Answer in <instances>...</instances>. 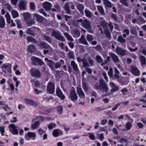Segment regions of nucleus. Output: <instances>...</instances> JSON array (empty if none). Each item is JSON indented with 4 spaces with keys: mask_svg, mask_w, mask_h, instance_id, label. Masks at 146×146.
<instances>
[{
    "mask_svg": "<svg viewBox=\"0 0 146 146\" xmlns=\"http://www.w3.org/2000/svg\"><path fill=\"white\" fill-rule=\"evenodd\" d=\"M98 136L99 137V139L101 141H102L104 138V134L103 133H101L100 134L98 135Z\"/></svg>",
    "mask_w": 146,
    "mask_h": 146,
    "instance_id": "obj_63",
    "label": "nucleus"
},
{
    "mask_svg": "<svg viewBox=\"0 0 146 146\" xmlns=\"http://www.w3.org/2000/svg\"><path fill=\"white\" fill-rule=\"evenodd\" d=\"M68 56L70 58H74V55L73 51H70L68 54Z\"/></svg>",
    "mask_w": 146,
    "mask_h": 146,
    "instance_id": "obj_55",
    "label": "nucleus"
},
{
    "mask_svg": "<svg viewBox=\"0 0 146 146\" xmlns=\"http://www.w3.org/2000/svg\"><path fill=\"white\" fill-rule=\"evenodd\" d=\"M11 14L13 17L14 18H15L18 17L19 16V13L18 12L14 10H12L11 11Z\"/></svg>",
    "mask_w": 146,
    "mask_h": 146,
    "instance_id": "obj_40",
    "label": "nucleus"
},
{
    "mask_svg": "<svg viewBox=\"0 0 146 146\" xmlns=\"http://www.w3.org/2000/svg\"><path fill=\"white\" fill-rule=\"evenodd\" d=\"M140 59L142 65L146 64V59L145 57L141 55L140 56Z\"/></svg>",
    "mask_w": 146,
    "mask_h": 146,
    "instance_id": "obj_41",
    "label": "nucleus"
},
{
    "mask_svg": "<svg viewBox=\"0 0 146 146\" xmlns=\"http://www.w3.org/2000/svg\"><path fill=\"white\" fill-rule=\"evenodd\" d=\"M39 13H42L46 17L47 16L48 17H49L48 15H47V14L45 12L44 10L42 9H39Z\"/></svg>",
    "mask_w": 146,
    "mask_h": 146,
    "instance_id": "obj_50",
    "label": "nucleus"
},
{
    "mask_svg": "<svg viewBox=\"0 0 146 146\" xmlns=\"http://www.w3.org/2000/svg\"><path fill=\"white\" fill-rule=\"evenodd\" d=\"M64 35L66 37L68 40L72 41L74 40L73 39L72 36H70L68 33H64Z\"/></svg>",
    "mask_w": 146,
    "mask_h": 146,
    "instance_id": "obj_45",
    "label": "nucleus"
},
{
    "mask_svg": "<svg viewBox=\"0 0 146 146\" xmlns=\"http://www.w3.org/2000/svg\"><path fill=\"white\" fill-rule=\"evenodd\" d=\"M84 13L86 16L88 18H90L92 17L93 13L87 9L86 8L85 9Z\"/></svg>",
    "mask_w": 146,
    "mask_h": 146,
    "instance_id": "obj_24",
    "label": "nucleus"
},
{
    "mask_svg": "<svg viewBox=\"0 0 146 146\" xmlns=\"http://www.w3.org/2000/svg\"><path fill=\"white\" fill-rule=\"evenodd\" d=\"M125 127L126 129L127 130H129L132 127L131 124L130 122H128L126 124Z\"/></svg>",
    "mask_w": 146,
    "mask_h": 146,
    "instance_id": "obj_54",
    "label": "nucleus"
},
{
    "mask_svg": "<svg viewBox=\"0 0 146 146\" xmlns=\"http://www.w3.org/2000/svg\"><path fill=\"white\" fill-rule=\"evenodd\" d=\"M76 90L80 98L82 99H84L85 98L84 93L80 87H77Z\"/></svg>",
    "mask_w": 146,
    "mask_h": 146,
    "instance_id": "obj_15",
    "label": "nucleus"
},
{
    "mask_svg": "<svg viewBox=\"0 0 146 146\" xmlns=\"http://www.w3.org/2000/svg\"><path fill=\"white\" fill-rule=\"evenodd\" d=\"M55 86L54 84L51 82H50L48 84L47 90L50 94H53L54 91Z\"/></svg>",
    "mask_w": 146,
    "mask_h": 146,
    "instance_id": "obj_8",
    "label": "nucleus"
},
{
    "mask_svg": "<svg viewBox=\"0 0 146 146\" xmlns=\"http://www.w3.org/2000/svg\"><path fill=\"white\" fill-rule=\"evenodd\" d=\"M69 98L73 102H75L78 99V96L76 93L74 87L71 88L70 92Z\"/></svg>",
    "mask_w": 146,
    "mask_h": 146,
    "instance_id": "obj_4",
    "label": "nucleus"
},
{
    "mask_svg": "<svg viewBox=\"0 0 146 146\" xmlns=\"http://www.w3.org/2000/svg\"><path fill=\"white\" fill-rule=\"evenodd\" d=\"M33 17L34 18H35L36 21L39 23H42L44 20L43 17L36 13L33 14Z\"/></svg>",
    "mask_w": 146,
    "mask_h": 146,
    "instance_id": "obj_19",
    "label": "nucleus"
},
{
    "mask_svg": "<svg viewBox=\"0 0 146 146\" xmlns=\"http://www.w3.org/2000/svg\"><path fill=\"white\" fill-rule=\"evenodd\" d=\"M64 9L66 13L69 14H70L71 13V11L70 9L68 3H66L64 5Z\"/></svg>",
    "mask_w": 146,
    "mask_h": 146,
    "instance_id": "obj_34",
    "label": "nucleus"
},
{
    "mask_svg": "<svg viewBox=\"0 0 146 146\" xmlns=\"http://www.w3.org/2000/svg\"><path fill=\"white\" fill-rule=\"evenodd\" d=\"M62 131L59 129H54L52 133L53 135L55 137H57L59 135H62Z\"/></svg>",
    "mask_w": 146,
    "mask_h": 146,
    "instance_id": "obj_18",
    "label": "nucleus"
},
{
    "mask_svg": "<svg viewBox=\"0 0 146 146\" xmlns=\"http://www.w3.org/2000/svg\"><path fill=\"white\" fill-rule=\"evenodd\" d=\"M52 36H54L58 40L62 41H64L65 39L61 35V33L58 31H53L52 33Z\"/></svg>",
    "mask_w": 146,
    "mask_h": 146,
    "instance_id": "obj_5",
    "label": "nucleus"
},
{
    "mask_svg": "<svg viewBox=\"0 0 146 146\" xmlns=\"http://www.w3.org/2000/svg\"><path fill=\"white\" fill-rule=\"evenodd\" d=\"M27 2L26 1H23L19 3V7L21 9L25 10L26 9V5Z\"/></svg>",
    "mask_w": 146,
    "mask_h": 146,
    "instance_id": "obj_23",
    "label": "nucleus"
},
{
    "mask_svg": "<svg viewBox=\"0 0 146 146\" xmlns=\"http://www.w3.org/2000/svg\"><path fill=\"white\" fill-rule=\"evenodd\" d=\"M123 33H124L123 34V36L125 38L127 36V35H128L129 34V29H125L123 31Z\"/></svg>",
    "mask_w": 146,
    "mask_h": 146,
    "instance_id": "obj_43",
    "label": "nucleus"
},
{
    "mask_svg": "<svg viewBox=\"0 0 146 146\" xmlns=\"http://www.w3.org/2000/svg\"><path fill=\"white\" fill-rule=\"evenodd\" d=\"M25 103L28 104H31L35 106H36L38 104L36 102L31 100L28 99H25Z\"/></svg>",
    "mask_w": 146,
    "mask_h": 146,
    "instance_id": "obj_27",
    "label": "nucleus"
},
{
    "mask_svg": "<svg viewBox=\"0 0 146 146\" xmlns=\"http://www.w3.org/2000/svg\"><path fill=\"white\" fill-rule=\"evenodd\" d=\"M56 94L62 100H64L65 98V96L63 94L59 88H57L56 89Z\"/></svg>",
    "mask_w": 146,
    "mask_h": 146,
    "instance_id": "obj_20",
    "label": "nucleus"
},
{
    "mask_svg": "<svg viewBox=\"0 0 146 146\" xmlns=\"http://www.w3.org/2000/svg\"><path fill=\"white\" fill-rule=\"evenodd\" d=\"M117 42L122 43H124L125 41V39L121 35L119 36L117 38Z\"/></svg>",
    "mask_w": 146,
    "mask_h": 146,
    "instance_id": "obj_38",
    "label": "nucleus"
},
{
    "mask_svg": "<svg viewBox=\"0 0 146 146\" xmlns=\"http://www.w3.org/2000/svg\"><path fill=\"white\" fill-rule=\"evenodd\" d=\"M30 72L32 76L36 78H39L41 76L40 72L36 68H32L30 71Z\"/></svg>",
    "mask_w": 146,
    "mask_h": 146,
    "instance_id": "obj_6",
    "label": "nucleus"
},
{
    "mask_svg": "<svg viewBox=\"0 0 146 146\" xmlns=\"http://www.w3.org/2000/svg\"><path fill=\"white\" fill-rule=\"evenodd\" d=\"M5 17L6 18L8 24H10V23H13V20H11V17L10 15L8 12L6 13Z\"/></svg>",
    "mask_w": 146,
    "mask_h": 146,
    "instance_id": "obj_28",
    "label": "nucleus"
},
{
    "mask_svg": "<svg viewBox=\"0 0 146 146\" xmlns=\"http://www.w3.org/2000/svg\"><path fill=\"white\" fill-rule=\"evenodd\" d=\"M41 32L40 29L36 27H33L28 29L26 31V33L29 35L35 36L36 34L40 33Z\"/></svg>",
    "mask_w": 146,
    "mask_h": 146,
    "instance_id": "obj_3",
    "label": "nucleus"
},
{
    "mask_svg": "<svg viewBox=\"0 0 146 146\" xmlns=\"http://www.w3.org/2000/svg\"><path fill=\"white\" fill-rule=\"evenodd\" d=\"M69 5H70L71 9L74 10L75 9V5L72 2H70L68 3Z\"/></svg>",
    "mask_w": 146,
    "mask_h": 146,
    "instance_id": "obj_61",
    "label": "nucleus"
},
{
    "mask_svg": "<svg viewBox=\"0 0 146 146\" xmlns=\"http://www.w3.org/2000/svg\"><path fill=\"white\" fill-rule=\"evenodd\" d=\"M83 21V20L82 19H79L78 20H77L74 21V25L76 27L79 26V23H82Z\"/></svg>",
    "mask_w": 146,
    "mask_h": 146,
    "instance_id": "obj_44",
    "label": "nucleus"
},
{
    "mask_svg": "<svg viewBox=\"0 0 146 146\" xmlns=\"http://www.w3.org/2000/svg\"><path fill=\"white\" fill-rule=\"evenodd\" d=\"M108 26L111 31H112L113 29V25L112 23L110 22L108 24Z\"/></svg>",
    "mask_w": 146,
    "mask_h": 146,
    "instance_id": "obj_64",
    "label": "nucleus"
},
{
    "mask_svg": "<svg viewBox=\"0 0 146 146\" xmlns=\"http://www.w3.org/2000/svg\"><path fill=\"white\" fill-rule=\"evenodd\" d=\"M131 33V34H133L134 35H137V32L136 31L135 29L134 28H133L130 29Z\"/></svg>",
    "mask_w": 146,
    "mask_h": 146,
    "instance_id": "obj_49",
    "label": "nucleus"
},
{
    "mask_svg": "<svg viewBox=\"0 0 146 146\" xmlns=\"http://www.w3.org/2000/svg\"><path fill=\"white\" fill-rule=\"evenodd\" d=\"M119 90V88L118 86H115L111 90L110 92L111 93H113L115 91H118Z\"/></svg>",
    "mask_w": 146,
    "mask_h": 146,
    "instance_id": "obj_51",
    "label": "nucleus"
},
{
    "mask_svg": "<svg viewBox=\"0 0 146 146\" xmlns=\"http://www.w3.org/2000/svg\"><path fill=\"white\" fill-rule=\"evenodd\" d=\"M44 38L46 41L49 42H52V39L50 37L45 35L44 36Z\"/></svg>",
    "mask_w": 146,
    "mask_h": 146,
    "instance_id": "obj_56",
    "label": "nucleus"
},
{
    "mask_svg": "<svg viewBox=\"0 0 146 146\" xmlns=\"http://www.w3.org/2000/svg\"><path fill=\"white\" fill-rule=\"evenodd\" d=\"M108 75L111 77H113V70L112 68H110V70L108 72Z\"/></svg>",
    "mask_w": 146,
    "mask_h": 146,
    "instance_id": "obj_52",
    "label": "nucleus"
},
{
    "mask_svg": "<svg viewBox=\"0 0 146 146\" xmlns=\"http://www.w3.org/2000/svg\"><path fill=\"white\" fill-rule=\"evenodd\" d=\"M109 54L114 63H119V62L120 60L118 57L115 54L112 52H110Z\"/></svg>",
    "mask_w": 146,
    "mask_h": 146,
    "instance_id": "obj_14",
    "label": "nucleus"
},
{
    "mask_svg": "<svg viewBox=\"0 0 146 146\" xmlns=\"http://www.w3.org/2000/svg\"><path fill=\"white\" fill-rule=\"evenodd\" d=\"M120 3L126 7L129 6L128 1L127 0H119Z\"/></svg>",
    "mask_w": 146,
    "mask_h": 146,
    "instance_id": "obj_47",
    "label": "nucleus"
},
{
    "mask_svg": "<svg viewBox=\"0 0 146 146\" xmlns=\"http://www.w3.org/2000/svg\"><path fill=\"white\" fill-rule=\"evenodd\" d=\"M88 134L89 135V137L90 139L92 140H94L95 139V135L93 133H89Z\"/></svg>",
    "mask_w": 146,
    "mask_h": 146,
    "instance_id": "obj_57",
    "label": "nucleus"
},
{
    "mask_svg": "<svg viewBox=\"0 0 146 146\" xmlns=\"http://www.w3.org/2000/svg\"><path fill=\"white\" fill-rule=\"evenodd\" d=\"M57 110L58 112L60 114L62 113V112L63 110L62 107L61 106H59L57 107Z\"/></svg>",
    "mask_w": 146,
    "mask_h": 146,
    "instance_id": "obj_53",
    "label": "nucleus"
},
{
    "mask_svg": "<svg viewBox=\"0 0 146 146\" xmlns=\"http://www.w3.org/2000/svg\"><path fill=\"white\" fill-rule=\"evenodd\" d=\"M44 9L46 10H50L51 8L52 5L50 3L46 1L42 3Z\"/></svg>",
    "mask_w": 146,
    "mask_h": 146,
    "instance_id": "obj_17",
    "label": "nucleus"
},
{
    "mask_svg": "<svg viewBox=\"0 0 146 146\" xmlns=\"http://www.w3.org/2000/svg\"><path fill=\"white\" fill-rule=\"evenodd\" d=\"M71 65L73 69L75 71H79V70L78 68V65L74 60H72L71 62Z\"/></svg>",
    "mask_w": 146,
    "mask_h": 146,
    "instance_id": "obj_29",
    "label": "nucleus"
},
{
    "mask_svg": "<svg viewBox=\"0 0 146 146\" xmlns=\"http://www.w3.org/2000/svg\"><path fill=\"white\" fill-rule=\"evenodd\" d=\"M23 15L26 21L31 18V14L29 13H25L23 14Z\"/></svg>",
    "mask_w": 146,
    "mask_h": 146,
    "instance_id": "obj_33",
    "label": "nucleus"
},
{
    "mask_svg": "<svg viewBox=\"0 0 146 146\" xmlns=\"http://www.w3.org/2000/svg\"><path fill=\"white\" fill-rule=\"evenodd\" d=\"M82 86L84 91L86 92H88L89 90V87L87 84L84 81H82Z\"/></svg>",
    "mask_w": 146,
    "mask_h": 146,
    "instance_id": "obj_32",
    "label": "nucleus"
},
{
    "mask_svg": "<svg viewBox=\"0 0 146 146\" xmlns=\"http://www.w3.org/2000/svg\"><path fill=\"white\" fill-rule=\"evenodd\" d=\"M89 66L86 67V72L90 74H91L92 72V70L90 68H88Z\"/></svg>",
    "mask_w": 146,
    "mask_h": 146,
    "instance_id": "obj_62",
    "label": "nucleus"
},
{
    "mask_svg": "<svg viewBox=\"0 0 146 146\" xmlns=\"http://www.w3.org/2000/svg\"><path fill=\"white\" fill-rule=\"evenodd\" d=\"M36 134L34 132H29L26 134L25 136V138L27 140L29 139L30 138L35 139Z\"/></svg>",
    "mask_w": 146,
    "mask_h": 146,
    "instance_id": "obj_16",
    "label": "nucleus"
},
{
    "mask_svg": "<svg viewBox=\"0 0 146 146\" xmlns=\"http://www.w3.org/2000/svg\"><path fill=\"white\" fill-rule=\"evenodd\" d=\"M81 25L86 29L91 30V26L90 23L88 20L86 19L83 20V22L81 23Z\"/></svg>",
    "mask_w": 146,
    "mask_h": 146,
    "instance_id": "obj_11",
    "label": "nucleus"
},
{
    "mask_svg": "<svg viewBox=\"0 0 146 146\" xmlns=\"http://www.w3.org/2000/svg\"><path fill=\"white\" fill-rule=\"evenodd\" d=\"M39 46L40 47V48L41 49L46 48L48 49H49L50 51H53L52 48L49 45L47 44L44 42L42 41L40 42Z\"/></svg>",
    "mask_w": 146,
    "mask_h": 146,
    "instance_id": "obj_13",
    "label": "nucleus"
},
{
    "mask_svg": "<svg viewBox=\"0 0 146 146\" xmlns=\"http://www.w3.org/2000/svg\"><path fill=\"white\" fill-rule=\"evenodd\" d=\"M28 51L30 52L35 51L36 49L35 46L33 45H30L28 47Z\"/></svg>",
    "mask_w": 146,
    "mask_h": 146,
    "instance_id": "obj_37",
    "label": "nucleus"
},
{
    "mask_svg": "<svg viewBox=\"0 0 146 146\" xmlns=\"http://www.w3.org/2000/svg\"><path fill=\"white\" fill-rule=\"evenodd\" d=\"M79 42L80 43L85 45H88L85 38L84 36L83 35L81 36V37L79 39Z\"/></svg>",
    "mask_w": 146,
    "mask_h": 146,
    "instance_id": "obj_22",
    "label": "nucleus"
},
{
    "mask_svg": "<svg viewBox=\"0 0 146 146\" xmlns=\"http://www.w3.org/2000/svg\"><path fill=\"white\" fill-rule=\"evenodd\" d=\"M31 60L32 61V64L36 66L38 65H42L43 64V62L42 60L38 58L33 56L31 58Z\"/></svg>",
    "mask_w": 146,
    "mask_h": 146,
    "instance_id": "obj_7",
    "label": "nucleus"
},
{
    "mask_svg": "<svg viewBox=\"0 0 146 146\" xmlns=\"http://www.w3.org/2000/svg\"><path fill=\"white\" fill-rule=\"evenodd\" d=\"M30 7L32 10H34L35 8V5L33 2H30Z\"/></svg>",
    "mask_w": 146,
    "mask_h": 146,
    "instance_id": "obj_60",
    "label": "nucleus"
},
{
    "mask_svg": "<svg viewBox=\"0 0 146 146\" xmlns=\"http://www.w3.org/2000/svg\"><path fill=\"white\" fill-rule=\"evenodd\" d=\"M130 69L131 72L135 76H139L140 75V71L136 66L131 65Z\"/></svg>",
    "mask_w": 146,
    "mask_h": 146,
    "instance_id": "obj_9",
    "label": "nucleus"
},
{
    "mask_svg": "<svg viewBox=\"0 0 146 146\" xmlns=\"http://www.w3.org/2000/svg\"><path fill=\"white\" fill-rule=\"evenodd\" d=\"M76 59L79 63L82 61L83 66L84 68L89 66L90 65L92 66L94 64V61L90 57H88L87 60L85 58H84L82 59L80 57H76Z\"/></svg>",
    "mask_w": 146,
    "mask_h": 146,
    "instance_id": "obj_2",
    "label": "nucleus"
},
{
    "mask_svg": "<svg viewBox=\"0 0 146 146\" xmlns=\"http://www.w3.org/2000/svg\"><path fill=\"white\" fill-rule=\"evenodd\" d=\"M5 25V23L4 18L2 16L0 17V27L4 28Z\"/></svg>",
    "mask_w": 146,
    "mask_h": 146,
    "instance_id": "obj_26",
    "label": "nucleus"
},
{
    "mask_svg": "<svg viewBox=\"0 0 146 146\" xmlns=\"http://www.w3.org/2000/svg\"><path fill=\"white\" fill-rule=\"evenodd\" d=\"M27 40L29 42H34L35 41V39L31 36H28L27 37Z\"/></svg>",
    "mask_w": 146,
    "mask_h": 146,
    "instance_id": "obj_58",
    "label": "nucleus"
},
{
    "mask_svg": "<svg viewBox=\"0 0 146 146\" xmlns=\"http://www.w3.org/2000/svg\"><path fill=\"white\" fill-rule=\"evenodd\" d=\"M94 88L96 89L101 90L103 92L107 93V94L105 95L106 96L110 94V93H108L109 91V87L102 79L99 80V83L98 82L95 83Z\"/></svg>",
    "mask_w": 146,
    "mask_h": 146,
    "instance_id": "obj_1",
    "label": "nucleus"
},
{
    "mask_svg": "<svg viewBox=\"0 0 146 146\" xmlns=\"http://www.w3.org/2000/svg\"><path fill=\"white\" fill-rule=\"evenodd\" d=\"M126 50L122 48L117 47L115 49V52L119 55L124 56L126 54Z\"/></svg>",
    "mask_w": 146,
    "mask_h": 146,
    "instance_id": "obj_12",
    "label": "nucleus"
},
{
    "mask_svg": "<svg viewBox=\"0 0 146 146\" xmlns=\"http://www.w3.org/2000/svg\"><path fill=\"white\" fill-rule=\"evenodd\" d=\"M97 9L102 15H104L105 13L103 7L102 5H98L97 6Z\"/></svg>",
    "mask_w": 146,
    "mask_h": 146,
    "instance_id": "obj_39",
    "label": "nucleus"
},
{
    "mask_svg": "<svg viewBox=\"0 0 146 146\" xmlns=\"http://www.w3.org/2000/svg\"><path fill=\"white\" fill-rule=\"evenodd\" d=\"M26 22V24L28 27H30L33 25H35V22L34 20L31 19L28 20Z\"/></svg>",
    "mask_w": 146,
    "mask_h": 146,
    "instance_id": "obj_30",
    "label": "nucleus"
},
{
    "mask_svg": "<svg viewBox=\"0 0 146 146\" xmlns=\"http://www.w3.org/2000/svg\"><path fill=\"white\" fill-rule=\"evenodd\" d=\"M104 32L107 37L109 40L111 39V35L109 30L107 28L104 30Z\"/></svg>",
    "mask_w": 146,
    "mask_h": 146,
    "instance_id": "obj_36",
    "label": "nucleus"
},
{
    "mask_svg": "<svg viewBox=\"0 0 146 146\" xmlns=\"http://www.w3.org/2000/svg\"><path fill=\"white\" fill-rule=\"evenodd\" d=\"M146 22V21L143 19L142 17L139 16L138 19L137 24L139 25H140Z\"/></svg>",
    "mask_w": 146,
    "mask_h": 146,
    "instance_id": "obj_42",
    "label": "nucleus"
},
{
    "mask_svg": "<svg viewBox=\"0 0 146 146\" xmlns=\"http://www.w3.org/2000/svg\"><path fill=\"white\" fill-rule=\"evenodd\" d=\"M103 4L105 7H108L111 8L113 5L109 0H102Z\"/></svg>",
    "mask_w": 146,
    "mask_h": 146,
    "instance_id": "obj_25",
    "label": "nucleus"
},
{
    "mask_svg": "<svg viewBox=\"0 0 146 146\" xmlns=\"http://www.w3.org/2000/svg\"><path fill=\"white\" fill-rule=\"evenodd\" d=\"M48 62L47 63L48 65L51 68L52 70H54V66L55 63L52 60H48Z\"/></svg>",
    "mask_w": 146,
    "mask_h": 146,
    "instance_id": "obj_31",
    "label": "nucleus"
},
{
    "mask_svg": "<svg viewBox=\"0 0 146 146\" xmlns=\"http://www.w3.org/2000/svg\"><path fill=\"white\" fill-rule=\"evenodd\" d=\"M56 125L54 123H51L48 125L49 129H52L56 126Z\"/></svg>",
    "mask_w": 146,
    "mask_h": 146,
    "instance_id": "obj_48",
    "label": "nucleus"
},
{
    "mask_svg": "<svg viewBox=\"0 0 146 146\" xmlns=\"http://www.w3.org/2000/svg\"><path fill=\"white\" fill-rule=\"evenodd\" d=\"M97 62L99 63H101L103 62V60L102 57L99 55H97L96 57Z\"/></svg>",
    "mask_w": 146,
    "mask_h": 146,
    "instance_id": "obj_46",
    "label": "nucleus"
},
{
    "mask_svg": "<svg viewBox=\"0 0 146 146\" xmlns=\"http://www.w3.org/2000/svg\"><path fill=\"white\" fill-rule=\"evenodd\" d=\"M86 38L88 41H91L93 40L92 36L91 35L88 34L86 36Z\"/></svg>",
    "mask_w": 146,
    "mask_h": 146,
    "instance_id": "obj_59",
    "label": "nucleus"
},
{
    "mask_svg": "<svg viewBox=\"0 0 146 146\" xmlns=\"http://www.w3.org/2000/svg\"><path fill=\"white\" fill-rule=\"evenodd\" d=\"M40 124V122L39 121H36L32 124L31 128L33 129H37L39 127Z\"/></svg>",
    "mask_w": 146,
    "mask_h": 146,
    "instance_id": "obj_35",
    "label": "nucleus"
},
{
    "mask_svg": "<svg viewBox=\"0 0 146 146\" xmlns=\"http://www.w3.org/2000/svg\"><path fill=\"white\" fill-rule=\"evenodd\" d=\"M76 7L77 9L82 14L84 13L83 11L84 7L82 4L78 3L76 5Z\"/></svg>",
    "mask_w": 146,
    "mask_h": 146,
    "instance_id": "obj_21",
    "label": "nucleus"
},
{
    "mask_svg": "<svg viewBox=\"0 0 146 146\" xmlns=\"http://www.w3.org/2000/svg\"><path fill=\"white\" fill-rule=\"evenodd\" d=\"M10 131L13 133V134L17 135L18 133V131L17 129V126H15L13 124H11L9 126Z\"/></svg>",
    "mask_w": 146,
    "mask_h": 146,
    "instance_id": "obj_10",
    "label": "nucleus"
}]
</instances>
